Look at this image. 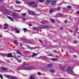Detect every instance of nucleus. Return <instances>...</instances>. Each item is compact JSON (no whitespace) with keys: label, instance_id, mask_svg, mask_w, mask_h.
<instances>
[{"label":"nucleus","instance_id":"nucleus-1","mask_svg":"<svg viewBox=\"0 0 79 79\" xmlns=\"http://www.w3.org/2000/svg\"><path fill=\"white\" fill-rule=\"evenodd\" d=\"M7 57H11L12 58H15V59L17 60V61H18L19 63H21V60H20L18 59V58L16 57H14L13 56H12V54L11 53H8L7 55Z\"/></svg>","mask_w":79,"mask_h":79},{"label":"nucleus","instance_id":"nucleus-2","mask_svg":"<svg viewBox=\"0 0 79 79\" xmlns=\"http://www.w3.org/2000/svg\"><path fill=\"white\" fill-rule=\"evenodd\" d=\"M23 69H25V70H31V69H33V68L31 66L27 67V65L26 64L23 66Z\"/></svg>","mask_w":79,"mask_h":79},{"label":"nucleus","instance_id":"nucleus-3","mask_svg":"<svg viewBox=\"0 0 79 79\" xmlns=\"http://www.w3.org/2000/svg\"><path fill=\"white\" fill-rule=\"evenodd\" d=\"M67 71L69 73H73V67H68Z\"/></svg>","mask_w":79,"mask_h":79},{"label":"nucleus","instance_id":"nucleus-4","mask_svg":"<svg viewBox=\"0 0 79 79\" xmlns=\"http://www.w3.org/2000/svg\"><path fill=\"white\" fill-rule=\"evenodd\" d=\"M6 77H7V78H8V79H18L17 77H13L8 75H6Z\"/></svg>","mask_w":79,"mask_h":79},{"label":"nucleus","instance_id":"nucleus-5","mask_svg":"<svg viewBox=\"0 0 79 79\" xmlns=\"http://www.w3.org/2000/svg\"><path fill=\"white\" fill-rule=\"evenodd\" d=\"M50 27L47 25H41L40 27V29H43V28H49Z\"/></svg>","mask_w":79,"mask_h":79},{"label":"nucleus","instance_id":"nucleus-6","mask_svg":"<svg viewBox=\"0 0 79 79\" xmlns=\"http://www.w3.org/2000/svg\"><path fill=\"white\" fill-rule=\"evenodd\" d=\"M27 3L28 6H30V5H34L35 4V3L34 2H28Z\"/></svg>","mask_w":79,"mask_h":79},{"label":"nucleus","instance_id":"nucleus-7","mask_svg":"<svg viewBox=\"0 0 79 79\" xmlns=\"http://www.w3.org/2000/svg\"><path fill=\"white\" fill-rule=\"evenodd\" d=\"M7 68H1V70L3 71H7Z\"/></svg>","mask_w":79,"mask_h":79},{"label":"nucleus","instance_id":"nucleus-8","mask_svg":"<svg viewBox=\"0 0 79 79\" xmlns=\"http://www.w3.org/2000/svg\"><path fill=\"white\" fill-rule=\"evenodd\" d=\"M27 48H29V49H30V50H33V49H34V48L31 47L30 46H27Z\"/></svg>","mask_w":79,"mask_h":79},{"label":"nucleus","instance_id":"nucleus-9","mask_svg":"<svg viewBox=\"0 0 79 79\" xmlns=\"http://www.w3.org/2000/svg\"><path fill=\"white\" fill-rule=\"evenodd\" d=\"M52 3V5H54V4H55V3H56V1H51Z\"/></svg>","mask_w":79,"mask_h":79},{"label":"nucleus","instance_id":"nucleus-10","mask_svg":"<svg viewBox=\"0 0 79 79\" xmlns=\"http://www.w3.org/2000/svg\"><path fill=\"white\" fill-rule=\"evenodd\" d=\"M29 13H31L32 15H35V12H32L31 11H29Z\"/></svg>","mask_w":79,"mask_h":79},{"label":"nucleus","instance_id":"nucleus-11","mask_svg":"<svg viewBox=\"0 0 79 79\" xmlns=\"http://www.w3.org/2000/svg\"><path fill=\"white\" fill-rule=\"evenodd\" d=\"M37 54L33 53L32 55V57H34V56H37Z\"/></svg>","mask_w":79,"mask_h":79},{"label":"nucleus","instance_id":"nucleus-12","mask_svg":"<svg viewBox=\"0 0 79 79\" xmlns=\"http://www.w3.org/2000/svg\"><path fill=\"white\" fill-rule=\"evenodd\" d=\"M13 31H18V30H19L18 29V28H14L13 29Z\"/></svg>","mask_w":79,"mask_h":79},{"label":"nucleus","instance_id":"nucleus-13","mask_svg":"<svg viewBox=\"0 0 79 79\" xmlns=\"http://www.w3.org/2000/svg\"><path fill=\"white\" fill-rule=\"evenodd\" d=\"M14 44H15V45H17L18 44V43L16 40L14 41Z\"/></svg>","mask_w":79,"mask_h":79},{"label":"nucleus","instance_id":"nucleus-14","mask_svg":"<svg viewBox=\"0 0 79 79\" xmlns=\"http://www.w3.org/2000/svg\"><path fill=\"white\" fill-rule=\"evenodd\" d=\"M51 2L52 1H51V0H47V2L48 4L50 3V2Z\"/></svg>","mask_w":79,"mask_h":79},{"label":"nucleus","instance_id":"nucleus-15","mask_svg":"<svg viewBox=\"0 0 79 79\" xmlns=\"http://www.w3.org/2000/svg\"><path fill=\"white\" fill-rule=\"evenodd\" d=\"M8 18L9 19H10L12 21H14L13 19H11V17L9 16L8 17Z\"/></svg>","mask_w":79,"mask_h":79},{"label":"nucleus","instance_id":"nucleus-16","mask_svg":"<svg viewBox=\"0 0 79 79\" xmlns=\"http://www.w3.org/2000/svg\"><path fill=\"white\" fill-rule=\"evenodd\" d=\"M60 9H61L60 7H58L57 9H55L56 10L55 11H59Z\"/></svg>","mask_w":79,"mask_h":79},{"label":"nucleus","instance_id":"nucleus-17","mask_svg":"<svg viewBox=\"0 0 79 79\" xmlns=\"http://www.w3.org/2000/svg\"><path fill=\"white\" fill-rule=\"evenodd\" d=\"M48 67L49 68H51L52 66V64H50L47 65Z\"/></svg>","mask_w":79,"mask_h":79},{"label":"nucleus","instance_id":"nucleus-18","mask_svg":"<svg viewBox=\"0 0 79 79\" xmlns=\"http://www.w3.org/2000/svg\"><path fill=\"white\" fill-rule=\"evenodd\" d=\"M50 72H51V73H54L55 72V70H53L52 69H50Z\"/></svg>","mask_w":79,"mask_h":79},{"label":"nucleus","instance_id":"nucleus-19","mask_svg":"<svg viewBox=\"0 0 79 79\" xmlns=\"http://www.w3.org/2000/svg\"><path fill=\"white\" fill-rule=\"evenodd\" d=\"M44 2V0H39V2Z\"/></svg>","mask_w":79,"mask_h":79},{"label":"nucleus","instance_id":"nucleus-20","mask_svg":"<svg viewBox=\"0 0 79 79\" xmlns=\"http://www.w3.org/2000/svg\"><path fill=\"white\" fill-rule=\"evenodd\" d=\"M16 3H17V4H19L21 3V2H19L18 1H17L16 2Z\"/></svg>","mask_w":79,"mask_h":79},{"label":"nucleus","instance_id":"nucleus-21","mask_svg":"<svg viewBox=\"0 0 79 79\" xmlns=\"http://www.w3.org/2000/svg\"><path fill=\"white\" fill-rule=\"evenodd\" d=\"M33 30H35V31H36V30H38L39 29L37 28H36L34 27V28H33Z\"/></svg>","mask_w":79,"mask_h":79},{"label":"nucleus","instance_id":"nucleus-22","mask_svg":"<svg viewBox=\"0 0 79 79\" xmlns=\"http://www.w3.org/2000/svg\"><path fill=\"white\" fill-rule=\"evenodd\" d=\"M67 8H68L70 9V8H71V6H68Z\"/></svg>","mask_w":79,"mask_h":79},{"label":"nucleus","instance_id":"nucleus-23","mask_svg":"<svg viewBox=\"0 0 79 79\" xmlns=\"http://www.w3.org/2000/svg\"><path fill=\"white\" fill-rule=\"evenodd\" d=\"M52 61H56V60H57V59H52Z\"/></svg>","mask_w":79,"mask_h":79},{"label":"nucleus","instance_id":"nucleus-24","mask_svg":"<svg viewBox=\"0 0 79 79\" xmlns=\"http://www.w3.org/2000/svg\"><path fill=\"white\" fill-rule=\"evenodd\" d=\"M19 32H20V31H19V30H18L16 31H15L16 33H19Z\"/></svg>","mask_w":79,"mask_h":79},{"label":"nucleus","instance_id":"nucleus-25","mask_svg":"<svg viewBox=\"0 0 79 79\" xmlns=\"http://www.w3.org/2000/svg\"><path fill=\"white\" fill-rule=\"evenodd\" d=\"M12 15L13 16H17L16 14H15V13H13V14H12Z\"/></svg>","mask_w":79,"mask_h":79},{"label":"nucleus","instance_id":"nucleus-26","mask_svg":"<svg viewBox=\"0 0 79 79\" xmlns=\"http://www.w3.org/2000/svg\"><path fill=\"white\" fill-rule=\"evenodd\" d=\"M30 79H35V78H33V77H32V76H31L30 78Z\"/></svg>","mask_w":79,"mask_h":79},{"label":"nucleus","instance_id":"nucleus-27","mask_svg":"<svg viewBox=\"0 0 79 79\" xmlns=\"http://www.w3.org/2000/svg\"><path fill=\"white\" fill-rule=\"evenodd\" d=\"M17 52L18 53V54H21V53H20V52H19V51L18 50H17Z\"/></svg>","mask_w":79,"mask_h":79},{"label":"nucleus","instance_id":"nucleus-28","mask_svg":"<svg viewBox=\"0 0 79 79\" xmlns=\"http://www.w3.org/2000/svg\"><path fill=\"white\" fill-rule=\"evenodd\" d=\"M51 21H52V23H55V20H54L53 19H51Z\"/></svg>","mask_w":79,"mask_h":79},{"label":"nucleus","instance_id":"nucleus-29","mask_svg":"<svg viewBox=\"0 0 79 79\" xmlns=\"http://www.w3.org/2000/svg\"><path fill=\"white\" fill-rule=\"evenodd\" d=\"M27 14V13H22V15H23V16H24L25 15H26Z\"/></svg>","mask_w":79,"mask_h":79},{"label":"nucleus","instance_id":"nucleus-30","mask_svg":"<svg viewBox=\"0 0 79 79\" xmlns=\"http://www.w3.org/2000/svg\"><path fill=\"white\" fill-rule=\"evenodd\" d=\"M23 30H24V32H26V31H27V29H26V28H23Z\"/></svg>","mask_w":79,"mask_h":79},{"label":"nucleus","instance_id":"nucleus-31","mask_svg":"<svg viewBox=\"0 0 79 79\" xmlns=\"http://www.w3.org/2000/svg\"><path fill=\"white\" fill-rule=\"evenodd\" d=\"M4 26H5V27H7V26H8V25L6 24H5L4 25Z\"/></svg>","mask_w":79,"mask_h":79},{"label":"nucleus","instance_id":"nucleus-32","mask_svg":"<svg viewBox=\"0 0 79 79\" xmlns=\"http://www.w3.org/2000/svg\"><path fill=\"white\" fill-rule=\"evenodd\" d=\"M37 74L38 75H39V76H40L42 74H41V73L40 72L38 73Z\"/></svg>","mask_w":79,"mask_h":79},{"label":"nucleus","instance_id":"nucleus-33","mask_svg":"<svg viewBox=\"0 0 79 79\" xmlns=\"http://www.w3.org/2000/svg\"><path fill=\"white\" fill-rule=\"evenodd\" d=\"M43 59H44V60H45L46 59H47V57L46 56H44L43 57Z\"/></svg>","mask_w":79,"mask_h":79},{"label":"nucleus","instance_id":"nucleus-34","mask_svg":"<svg viewBox=\"0 0 79 79\" xmlns=\"http://www.w3.org/2000/svg\"><path fill=\"white\" fill-rule=\"evenodd\" d=\"M77 43V41H75L73 42V44H76Z\"/></svg>","mask_w":79,"mask_h":79},{"label":"nucleus","instance_id":"nucleus-35","mask_svg":"<svg viewBox=\"0 0 79 79\" xmlns=\"http://www.w3.org/2000/svg\"><path fill=\"white\" fill-rule=\"evenodd\" d=\"M65 68V67H61V69H62V70H64Z\"/></svg>","mask_w":79,"mask_h":79},{"label":"nucleus","instance_id":"nucleus-36","mask_svg":"<svg viewBox=\"0 0 79 79\" xmlns=\"http://www.w3.org/2000/svg\"><path fill=\"white\" fill-rule=\"evenodd\" d=\"M0 77L2 79H3V76H2V75H0Z\"/></svg>","mask_w":79,"mask_h":79},{"label":"nucleus","instance_id":"nucleus-37","mask_svg":"<svg viewBox=\"0 0 79 79\" xmlns=\"http://www.w3.org/2000/svg\"><path fill=\"white\" fill-rule=\"evenodd\" d=\"M59 15H60V16H62V17L63 16V15L60 13H59Z\"/></svg>","mask_w":79,"mask_h":79},{"label":"nucleus","instance_id":"nucleus-38","mask_svg":"<svg viewBox=\"0 0 79 79\" xmlns=\"http://www.w3.org/2000/svg\"><path fill=\"white\" fill-rule=\"evenodd\" d=\"M53 11H54V10H52V9H51L50 10V13H52V12H53Z\"/></svg>","mask_w":79,"mask_h":79},{"label":"nucleus","instance_id":"nucleus-39","mask_svg":"<svg viewBox=\"0 0 79 79\" xmlns=\"http://www.w3.org/2000/svg\"><path fill=\"white\" fill-rule=\"evenodd\" d=\"M1 55H2V56H5V54H2Z\"/></svg>","mask_w":79,"mask_h":79},{"label":"nucleus","instance_id":"nucleus-40","mask_svg":"<svg viewBox=\"0 0 79 79\" xmlns=\"http://www.w3.org/2000/svg\"><path fill=\"white\" fill-rule=\"evenodd\" d=\"M39 41L40 42V43H41V44H43V42H42V40H39Z\"/></svg>","mask_w":79,"mask_h":79},{"label":"nucleus","instance_id":"nucleus-41","mask_svg":"<svg viewBox=\"0 0 79 79\" xmlns=\"http://www.w3.org/2000/svg\"><path fill=\"white\" fill-rule=\"evenodd\" d=\"M52 47H53V48H56V47H57V46H53Z\"/></svg>","mask_w":79,"mask_h":79},{"label":"nucleus","instance_id":"nucleus-42","mask_svg":"<svg viewBox=\"0 0 79 79\" xmlns=\"http://www.w3.org/2000/svg\"><path fill=\"white\" fill-rule=\"evenodd\" d=\"M15 11H18V12H20V10H15Z\"/></svg>","mask_w":79,"mask_h":79},{"label":"nucleus","instance_id":"nucleus-43","mask_svg":"<svg viewBox=\"0 0 79 79\" xmlns=\"http://www.w3.org/2000/svg\"><path fill=\"white\" fill-rule=\"evenodd\" d=\"M8 29V27H4V29Z\"/></svg>","mask_w":79,"mask_h":79},{"label":"nucleus","instance_id":"nucleus-44","mask_svg":"<svg viewBox=\"0 0 79 79\" xmlns=\"http://www.w3.org/2000/svg\"><path fill=\"white\" fill-rule=\"evenodd\" d=\"M27 19H23V21H25V20H26Z\"/></svg>","mask_w":79,"mask_h":79},{"label":"nucleus","instance_id":"nucleus-45","mask_svg":"<svg viewBox=\"0 0 79 79\" xmlns=\"http://www.w3.org/2000/svg\"><path fill=\"white\" fill-rule=\"evenodd\" d=\"M28 43H29L30 44H33V43L32 42L31 43L30 42H28Z\"/></svg>","mask_w":79,"mask_h":79},{"label":"nucleus","instance_id":"nucleus-46","mask_svg":"<svg viewBox=\"0 0 79 79\" xmlns=\"http://www.w3.org/2000/svg\"><path fill=\"white\" fill-rule=\"evenodd\" d=\"M37 6V4H35V5H34L33 6H35H35Z\"/></svg>","mask_w":79,"mask_h":79},{"label":"nucleus","instance_id":"nucleus-47","mask_svg":"<svg viewBox=\"0 0 79 79\" xmlns=\"http://www.w3.org/2000/svg\"><path fill=\"white\" fill-rule=\"evenodd\" d=\"M77 8H79V6H77Z\"/></svg>","mask_w":79,"mask_h":79},{"label":"nucleus","instance_id":"nucleus-48","mask_svg":"<svg viewBox=\"0 0 79 79\" xmlns=\"http://www.w3.org/2000/svg\"><path fill=\"white\" fill-rule=\"evenodd\" d=\"M68 22V21H67V20H65L64 21V22L65 23H67Z\"/></svg>","mask_w":79,"mask_h":79},{"label":"nucleus","instance_id":"nucleus-49","mask_svg":"<svg viewBox=\"0 0 79 79\" xmlns=\"http://www.w3.org/2000/svg\"><path fill=\"white\" fill-rule=\"evenodd\" d=\"M29 26H32V25L31 24H29Z\"/></svg>","mask_w":79,"mask_h":79},{"label":"nucleus","instance_id":"nucleus-50","mask_svg":"<svg viewBox=\"0 0 79 79\" xmlns=\"http://www.w3.org/2000/svg\"><path fill=\"white\" fill-rule=\"evenodd\" d=\"M60 29L61 31H62L63 30V28H60Z\"/></svg>","mask_w":79,"mask_h":79},{"label":"nucleus","instance_id":"nucleus-51","mask_svg":"<svg viewBox=\"0 0 79 79\" xmlns=\"http://www.w3.org/2000/svg\"><path fill=\"white\" fill-rule=\"evenodd\" d=\"M58 79H64V78H58Z\"/></svg>","mask_w":79,"mask_h":79},{"label":"nucleus","instance_id":"nucleus-52","mask_svg":"<svg viewBox=\"0 0 79 79\" xmlns=\"http://www.w3.org/2000/svg\"><path fill=\"white\" fill-rule=\"evenodd\" d=\"M53 52H54L55 53V52H56V51H53Z\"/></svg>","mask_w":79,"mask_h":79},{"label":"nucleus","instance_id":"nucleus-53","mask_svg":"<svg viewBox=\"0 0 79 79\" xmlns=\"http://www.w3.org/2000/svg\"><path fill=\"white\" fill-rule=\"evenodd\" d=\"M79 14V11H78V12H77V14L78 15V14Z\"/></svg>","mask_w":79,"mask_h":79},{"label":"nucleus","instance_id":"nucleus-54","mask_svg":"<svg viewBox=\"0 0 79 79\" xmlns=\"http://www.w3.org/2000/svg\"><path fill=\"white\" fill-rule=\"evenodd\" d=\"M48 56H52V55L51 54H49Z\"/></svg>","mask_w":79,"mask_h":79},{"label":"nucleus","instance_id":"nucleus-55","mask_svg":"<svg viewBox=\"0 0 79 79\" xmlns=\"http://www.w3.org/2000/svg\"><path fill=\"white\" fill-rule=\"evenodd\" d=\"M17 58H20V56H18Z\"/></svg>","mask_w":79,"mask_h":79},{"label":"nucleus","instance_id":"nucleus-56","mask_svg":"<svg viewBox=\"0 0 79 79\" xmlns=\"http://www.w3.org/2000/svg\"><path fill=\"white\" fill-rule=\"evenodd\" d=\"M2 37V35H0V37Z\"/></svg>","mask_w":79,"mask_h":79},{"label":"nucleus","instance_id":"nucleus-57","mask_svg":"<svg viewBox=\"0 0 79 79\" xmlns=\"http://www.w3.org/2000/svg\"><path fill=\"white\" fill-rule=\"evenodd\" d=\"M74 57H75V58H76V56H74Z\"/></svg>","mask_w":79,"mask_h":79},{"label":"nucleus","instance_id":"nucleus-58","mask_svg":"<svg viewBox=\"0 0 79 79\" xmlns=\"http://www.w3.org/2000/svg\"><path fill=\"white\" fill-rule=\"evenodd\" d=\"M73 35H76V33H74V34H73Z\"/></svg>","mask_w":79,"mask_h":79},{"label":"nucleus","instance_id":"nucleus-59","mask_svg":"<svg viewBox=\"0 0 79 79\" xmlns=\"http://www.w3.org/2000/svg\"><path fill=\"white\" fill-rule=\"evenodd\" d=\"M3 63V62H2V61L0 62V63Z\"/></svg>","mask_w":79,"mask_h":79},{"label":"nucleus","instance_id":"nucleus-60","mask_svg":"<svg viewBox=\"0 0 79 79\" xmlns=\"http://www.w3.org/2000/svg\"><path fill=\"white\" fill-rule=\"evenodd\" d=\"M2 25H0V27H2Z\"/></svg>","mask_w":79,"mask_h":79},{"label":"nucleus","instance_id":"nucleus-61","mask_svg":"<svg viewBox=\"0 0 79 79\" xmlns=\"http://www.w3.org/2000/svg\"><path fill=\"white\" fill-rule=\"evenodd\" d=\"M20 46H21V47L22 46V44H20Z\"/></svg>","mask_w":79,"mask_h":79},{"label":"nucleus","instance_id":"nucleus-62","mask_svg":"<svg viewBox=\"0 0 79 79\" xmlns=\"http://www.w3.org/2000/svg\"><path fill=\"white\" fill-rule=\"evenodd\" d=\"M70 32H73V31H71Z\"/></svg>","mask_w":79,"mask_h":79},{"label":"nucleus","instance_id":"nucleus-63","mask_svg":"<svg viewBox=\"0 0 79 79\" xmlns=\"http://www.w3.org/2000/svg\"><path fill=\"white\" fill-rule=\"evenodd\" d=\"M2 1V0H0V1Z\"/></svg>","mask_w":79,"mask_h":79},{"label":"nucleus","instance_id":"nucleus-64","mask_svg":"<svg viewBox=\"0 0 79 79\" xmlns=\"http://www.w3.org/2000/svg\"><path fill=\"white\" fill-rule=\"evenodd\" d=\"M45 79H46V78H45Z\"/></svg>","mask_w":79,"mask_h":79}]
</instances>
